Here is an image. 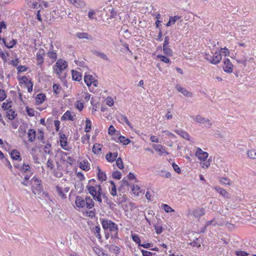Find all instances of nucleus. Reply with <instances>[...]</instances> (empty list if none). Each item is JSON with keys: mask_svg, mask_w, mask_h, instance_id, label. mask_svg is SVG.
Wrapping results in <instances>:
<instances>
[{"mask_svg": "<svg viewBox=\"0 0 256 256\" xmlns=\"http://www.w3.org/2000/svg\"><path fill=\"white\" fill-rule=\"evenodd\" d=\"M237 256H247L248 254L245 251L237 250L235 252Z\"/></svg>", "mask_w": 256, "mask_h": 256, "instance_id": "0e129e2a", "label": "nucleus"}, {"mask_svg": "<svg viewBox=\"0 0 256 256\" xmlns=\"http://www.w3.org/2000/svg\"><path fill=\"white\" fill-rule=\"evenodd\" d=\"M94 203L92 198L89 196H86L85 198V206L88 209H91L94 206Z\"/></svg>", "mask_w": 256, "mask_h": 256, "instance_id": "aec40b11", "label": "nucleus"}, {"mask_svg": "<svg viewBox=\"0 0 256 256\" xmlns=\"http://www.w3.org/2000/svg\"><path fill=\"white\" fill-rule=\"evenodd\" d=\"M11 102H4L2 104V108L4 110H8L12 107L10 105Z\"/></svg>", "mask_w": 256, "mask_h": 256, "instance_id": "e2e57ef3", "label": "nucleus"}, {"mask_svg": "<svg viewBox=\"0 0 256 256\" xmlns=\"http://www.w3.org/2000/svg\"><path fill=\"white\" fill-rule=\"evenodd\" d=\"M164 53L168 56H172V50L170 48V46H163Z\"/></svg>", "mask_w": 256, "mask_h": 256, "instance_id": "f704fd0d", "label": "nucleus"}, {"mask_svg": "<svg viewBox=\"0 0 256 256\" xmlns=\"http://www.w3.org/2000/svg\"><path fill=\"white\" fill-rule=\"evenodd\" d=\"M205 59L209 61L211 64H218L222 60V56L220 53L216 52L212 56L206 54Z\"/></svg>", "mask_w": 256, "mask_h": 256, "instance_id": "f257e3e1", "label": "nucleus"}, {"mask_svg": "<svg viewBox=\"0 0 256 256\" xmlns=\"http://www.w3.org/2000/svg\"><path fill=\"white\" fill-rule=\"evenodd\" d=\"M94 78L92 75L86 74L84 76V81L88 86H90L92 84Z\"/></svg>", "mask_w": 256, "mask_h": 256, "instance_id": "c756f323", "label": "nucleus"}, {"mask_svg": "<svg viewBox=\"0 0 256 256\" xmlns=\"http://www.w3.org/2000/svg\"><path fill=\"white\" fill-rule=\"evenodd\" d=\"M118 155V152H108L106 154V158L108 161L110 162H113L116 160Z\"/></svg>", "mask_w": 256, "mask_h": 256, "instance_id": "6ab92c4d", "label": "nucleus"}, {"mask_svg": "<svg viewBox=\"0 0 256 256\" xmlns=\"http://www.w3.org/2000/svg\"><path fill=\"white\" fill-rule=\"evenodd\" d=\"M10 156L14 160H22L20 152L16 150H13L11 152Z\"/></svg>", "mask_w": 256, "mask_h": 256, "instance_id": "f3484780", "label": "nucleus"}, {"mask_svg": "<svg viewBox=\"0 0 256 256\" xmlns=\"http://www.w3.org/2000/svg\"><path fill=\"white\" fill-rule=\"evenodd\" d=\"M98 180H102V182L104 180H106V174L104 172H102L101 170L99 167H98Z\"/></svg>", "mask_w": 256, "mask_h": 256, "instance_id": "7c9ffc66", "label": "nucleus"}, {"mask_svg": "<svg viewBox=\"0 0 256 256\" xmlns=\"http://www.w3.org/2000/svg\"><path fill=\"white\" fill-rule=\"evenodd\" d=\"M20 170L22 172H26L30 171V166L28 164H24L22 166H20Z\"/></svg>", "mask_w": 256, "mask_h": 256, "instance_id": "49530a36", "label": "nucleus"}, {"mask_svg": "<svg viewBox=\"0 0 256 256\" xmlns=\"http://www.w3.org/2000/svg\"><path fill=\"white\" fill-rule=\"evenodd\" d=\"M45 54V51L42 48H40L38 52L36 54V60L38 61V65H40L44 62L43 56Z\"/></svg>", "mask_w": 256, "mask_h": 256, "instance_id": "1a4fd4ad", "label": "nucleus"}, {"mask_svg": "<svg viewBox=\"0 0 256 256\" xmlns=\"http://www.w3.org/2000/svg\"><path fill=\"white\" fill-rule=\"evenodd\" d=\"M92 230H94V232L96 236L98 238V240L100 242H101L102 236L100 234V226H98L94 227L92 228Z\"/></svg>", "mask_w": 256, "mask_h": 256, "instance_id": "cd10ccee", "label": "nucleus"}, {"mask_svg": "<svg viewBox=\"0 0 256 256\" xmlns=\"http://www.w3.org/2000/svg\"><path fill=\"white\" fill-rule=\"evenodd\" d=\"M116 130L112 125H110L108 130V134L110 135H113L115 132Z\"/></svg>", "mask_w": 256, "mask_h": 256, "instance_id": "774afa93", "label": "nucleus"}, {"mask_svg": "<svg viewBox=\"0 0 256 256\" xmlns=\"http://www.w3.org/2000/svg\"><path fill=\"white\" fill-rule=\"evenodd\" d=\"M100 221L102 228L104 230H108V228L110 227V226L112 222V221L111 220L106 218H102L100 219Z\"/></svg>", "mask_w": 256, "mask_h": 256, "instance_id": "dca6fc26", "label": "nucleus"}, {"mask_svg": "<svg viewBox=\"0 0 256 256\" xmlns=\"http://www.w3.org/2000/svg\"><path fill=\"white\" fill-rule=\"evenodd\" d=\"M195 155L198 158L205 162L208 154V152H204L201 148H198Z\"/></svg>", "mask_w": 256, "mask_h": 256, "instance_id": "20e7f679", "label": "nucleus"}, {"mask_svg": "<svg viewBox=\"0 0 256 256\" xmlns=\"http://www.w3.org/2000/svg\"><path fill=\"white\" fill-rule=\"evenodd\" d=\"M32 182L34 183V186H36V190L40 192L42 191V186L41 184V180L35 176H34L32 179Z\"/></svg>", "mask_w": 256, "mask_h": 256, "instance_id": "423d86ee", "label": "nucleus"}, {"mask_svg": "<svg viewBox=\"0 0 256 256\" xmlns=\"http://www.w3.org/2000/svg\"><path fill=\"white\" fill-rule=\"evenodd\" d=\"M112 176L116 180H120L122 178V174L120 171H114L112 172Z\"/></svg>", "mask_w": 256, "mask_h": 256, "instance_id": "603ef678", "label": "nucleus"}, {"mask_svg": "<svg viewBox=\"0 0 256 256\" xmlns=\"http://www.w3.org/2000/svg\"><path fill=\"white\" fill-rule=\"evenodd\" d=\"M80 168L83 170L88 171L90 169V164L88 160H82L80 162Z\"/></svg>", "mask_w": 256, "mask_h": 256, "instance_id": "4be33fe9", "label": "nucleus"}, {"mask_svg": "<svg viewBox=\"0 0 256 256\" xmlns=\"http://www.w3.org/2000/svg\"><path fill=\"white\" fill-rule=\"evenodd\" d=\"M204 213V210L202 208L196 209L192 212V214L195 218H200Z\"/></svg>", "mask_w": 256, "mask_h": 256, "instance_id": "5701e85b", "label": "nucleus"}, {"mask_svg": "<svg viewBox=\"0 0 256 256\" xmlns=\"http://www.w3.org/2000/svg\"><path fill=\"white\" fill-rule=\"evenodd\" d=\"M102 146L100 145V144H94L92 147V152L96 154H100L102 150Z\"/></svg>", "mask_w": 256, "mask_h": 256, "instance_id": "c85d7f7f", "label": "nucleus"}, {"mask_svg": "<svg viewBox=\"0 0 256 256\" xmlns=\"http://www.w3.org/2000/svg\"><path fill=\"white\" fill-rule=\"evenodd\" d=\"M202 240V238H196L192 242L188 243V244L193 247L200 248L201 246Z\"/></svg>", "mask_w": 256, "mask_h": 256, "instance_id": "393cba45", "label": "nucleus"}, {"mask_svg": "<svg viewBox=\"0 0 256 256\" xmlns=\"http://www.w3.org/2000/svg\"><path fill=\"white\" fill-rule=\"evenodd\" d=\"M162 207L164 208V210L166 212H173L174 211V209L166 204H162Z\"/></svg>", "mask_w": 256, "mask_h": 256, "instance_id": "3c124183", "label": "nucleus"}, {"mask_svg": "<svg viewBox=\"0 0 256 256\" xmlns=\"http://www.w3.org/2000/svg\"><path fill=\"white\" fill-rule=\"evenodd\" d=\"M128 186H129L128 182L127 180L124 178L120 181V186L118 188V190L119 191H120V190H121V189L122 188L125 187V186L128 187Z\"/></svg>", "mask_w": 256, "mask_h": 256, "instance_id": "a18cd8bd", "label": "nucleus"}, {"mask_svg": "<svg viewBox=\"0 0 256 256\" xmlns=\"http://www.w3.org/2000/svg\"><path fill=\"white\" fill-rule=\"evenodd\" d=\"M247 154L250 158L256 159V150L254 149L249 150L247 152Z\"/></svg>", "mask_w": 256, "mask_h": 256, "instance_id": "a19ab883", "label": "nucleus"}, {"mask_svg": "<svg viewBox=\"0 0 256 256\" xmlns=\"http://www.w3.org/2000/svg\"><path fill=\"white\" fill-rule=\"evenodd\" d=\"M153 148L156 151L160 152V155L164 154L166 155L168 154V152L165 150L164 148L161 144H155Z\"/></svg>", "mask_w": 256, "mask_h": 256, "instance_id": "2eb2a0df", "label": "nucleus"}, {"mask_svg": "<svg viewBox=\"0 0 256 256\" xmlns=\"http://www.w3.org/2000/svg\"><path fill=\"white\" fill-rule=\"evenodd\" d=\"M180 19H181V16H170V18H169V20L170 21V22L172 23V24H174L177 21H178V20H180V22H181L182 20H180Z\"/></svg>", "mask_w": 256, "mask_h": 256, "instance_id": "37998d69", "label": "nucleus"}, {"mask_svg": "<svg viewBox=\"0 0 256 256\" xmlns=\"http://www.w3.org/2000/svg\"><path fill=\"white\" fill-rule=\"evenodd\" d=\"M93 250L98 256H105V253L98 246H94Z\"/></svg>", "mask_w": 256, "mask_h": 256, "instance_id": "58836bf2", "label": "nucleus"}, {"mask_svg": "<svg viewBox=\"0 0 256 256\" xmlns=\"http://www.w3.org/2000/svg\"><path fill=\"white\" fill-rule=\"evenodd\" d=\"M2 42L4 46L8 48H12L16 44V40L14 39L10 40L9 42H8L6 41L4 38H3Z\"/></svg>", "mask_w": 256, "mask_h": 256, "instance_id": "a878e982", "label": "nucleus"}, {"mask_svg": "<svg viewBox=\"0 0 256 256\" xmlns=\"http://www.w3.org/2000/svg\"><path fill=\"white\" fill-rule=\"evenodd\" d=\"M37 138L43 144L45 143V142L44 141V134L42 130H38Z\"/></svg>", "mask_w": 256, "mask_h": 256, "instance_id": "c03bdc74", "label": "nucleus"}, {"mask_svg": "<svg viewBox=\"0 0 256 256\" xmlns=\"http://www.w3.org/2000/svg\"><path fill=\"white\" fill-rule=\"evenodd\" d=\"M223 69L225 72L232 73L233 70V64L228 58L225 59Z\"/></svg>", "mask_w": 256, "mask_h": 256, "instance_id": "39448f33", "label": "nucleus"}, {"mask_svg": "<svg viewBox=\"0 0 256 256\" xmlns=\"http://www.w3.org/2000/svg\"><path fill=\"white\" fill-rule=\"evenodd\" d=\"M60 146L61 147L64 148V150H66V148H64L67 144V138L66 137V136L64 134H60Z\"/></svg>", "mask_w": 256, "mask_h": 256, "instance_id": "f8f14e48", "label": "nucleus"}, {"mask_svg": "<svg viewBox=\"0 0 256 256\" xmlns=\"http://www.w3.org/2000/svg\"><path fill=\"white\" fill-rule=\"evenodd\" d=\"M16 208H17L16 206L12 202L9 204L8 206V209L10 212H15Z\"/></svg>", "mask_w": 256, "mask_h": 256, "instance_id": "4d7b16f0", "label": "nucleus"}, {"mask_svg": "<svg viewBox=\"0 0 256 256\" xmlns=\"http://www.w3.org/2000/svg\"><path fill=\"white\" fill-rule=\"evenodd\" d=\"M214 190L218 192L222 196L226 198H228L229 196L228 193L223 188H220L219 186H215Z\"/></svg>", "mask_w": 256, "mask_h": 256, "instance_id": "b1692460", "label": "nucleus"}, {"mask_svg": "<svg viewBox=\"0 0 256 256\" xmlns=\"http://www.w3.org/2000/svg\"><path fill=\"white\" fill-rule=\"evenodd\" d=\"M76 115H72L70 111H66L64 114L61 117L62 120H68L74 121L75 119Z\"/></svg>", "mask_w": 256, "mask_h": 256, "instance_id": "9b49d317", "label": "nucleus"}, {"mask_svg": "<svg viewBox=\"0 0 256 256\" xmlns=\"http://www.w3.org/2000/svg\"><path fill=\"white\" fill-rule=\"evenodd\" d=\"M56 190L60 196L62 198L64 199L66 198V195L64 194V190L62 188L59 186H56Z\"/></svg>", "mask_w": 256, "mask_h": 256, "instance_id": "4c0bfd02", "label": "nucleus"}, {"mask_svg": "<svg viewBox=\"0 0 256 256\" xmlns=\"http://www.w3.org/2000/svg\"><path fill=\"white\" fill-rule=\"evenodd\" d=\"M46 98V96L43 94H39L36 96V102L38 104H42L44 102Z\"/></svg>", "mask_w": 256, "mask_h": 256, "instance_id": "72a5a7b5", "label": "nucleus"}, {"mask_svg": "<svg viewBox=\"0 0 256 256\" xmlns=\"http://www.w3.org/2000/svg\"><path fill=\"white\" fill-rule=\"evenodd\" d=\"M86 188L90 194L92 196L94 199L97 200L96 198L98 196V194H97V190L96 187L93 186L88 185L86 186Z\"/></svg>", "mask_w": 256, "mask_h": 256, "instance_id": "6e6552de", "label": "nucleus"}, {"mask_svg": "<svg viewBox=\"0 0 256 256\" xmlns=\"http://www.w3.org/2000/svg\"><path fill=\"white\" fill-rule=\"evenodd\" d=\"M6 98V94L4 90H0V101L4 100Z\"/></svg>", "mask_w": 256, "mask_h": 256, "instance_id": "338daca9", "label": "nucleus"}, {"mask_svg": "<svg viewBox=\"0 0 256 256\" xmlns=\"http://www.w3.org/2000/svg\"><path fill=\"white\" fill-rule=\"evenodd\" d=\"M48 56L52 59L54 60H56L57 58V54L54 51L49 52H48Z\"/></svg>", "mask_w": 256, "mask_h": 256, "instance_id": "6e6d98bb", "label": "nucleus"}, {"mask_svg": "<svg viewBox=\"0 0 256 256\" xmlns=\"http://www.w3.org/2000/svg\"><path fill=\"white\" fill-rule=\"evenodd\" d=\"M140 252L142 256H152L156 255V253H152L150 252H148L142 249L140 250Z\"/></svg>", "mask_w": 256, "mask_h": 256, "instance_id": "13d9d810", "label": "nucleus"}, {"mask_svg": "<svg viewBox=\"0 0 256 256\" xmlns=\"http://www.w3.org/2000/svg\"><path fill=\"white\" fill-rule=\"evenodd\" d=\"M176 132L186 140L189 139V134L182 130H176Z\"/></svg>", "mask_w": 256, "mask_h": 256, "instance_id": "c9c22d12", "label": "nucleus"}, {"mask_svg": "<svg viewBox=\"0 0 256 256\" xmlns=\"http://www.w3.org/2000/svg\"><path fill=\"white\" fill-rule=\"evenodd\" d=\"M118 120L120 122H126L128 126L131 127L130 123L126 116L123 114H120V116H118Z\"/></svg>", "mask_w": 256, "mask_h": 256, "instance_id": "2f4dec72", "label": "nucleus"}, {"mask_svg": "<svg viewBox=\"0 0 256 256\" xmlns=\"http://www.w3.org/2000/svg\"><path fill=\"white\" fill-rule=\"evenodd\" d=\"M158 58L162 62L165 63H170V60L169 58H168L166 56L163 55H158Z\"/></svg>", "mask_w": 256, "mask_h": 256, "instance_id": "864d4df0", "label": "nucleus"}, {"mask_svg": "<svg viewBox=\"0 0 256 256\" xmlns=\"http://www.w3.org/2000/svg\"><path fill=\"white\" fill-rule=\"evenodd\" d=\"M116 165L120 169L122 170L124 168L123 162L120 158H118L116 160Z\"/></svg>", "mask_w": 256, "mask_h": 256, "instance_id": "8fccbe9b", "label": "nucleus"}, {"mask_svg": "<svg viewBox=\"0 0 256 256\" xmlns=\"http://www.w3.org/2000/svg\"><path fill=\"white\" fill-rule=\"evenodd\" d=\"M132 240L137 244H138V246H140V245H141L140 244V240L139 238V236L136 234H132Z\"/></svg>", "mask_w": 256, "mask_h": 256, "instance_id": "5fc2aeb1", "label": "nucleus"}, {"mask_svg": "<svg viewBox=\"0 0 256 256\" xmlns=\"http://www.w3.org/2000/svg\"><path fill=\"white\" fill-rule=\"evenodd\" d=\"M91 121L88 118L86 120V127L84 130L86 132H90L91 130Z\"/></svg>", "mask_w": 256, "mask_h": 256, "instance_id": "ea45409f", "label": "nucleus"}, {"mask_svg": "<svg viewBox=\"0 0 256 256\" xmlns=\"http://www.w3.org/2000/svg\"><path fill=\"white\" fill-rule=\"evenodd\" d=\"M76 6L82 8L85 6V2L84 0H76Z\"/></svg>", "mask_w": 256, "mask_h": 256, "instance_id": "680f3d73", "label": "nucleus"}, {"mask_svg": "<svg viewBox=\"0 0 256 256\" xmlns=\"http://www.w3.org/2000/svg\"><path fill=\"white\" fill-rule=\"evenodd\" d=\"M56 66L58 69L56 68V71L57 74L60 75L62 71L66 68L68 64L66 61L59 60L56 62Z\"/></svg>", "mask_w": 256, "mask_h": 256, "instance_id": "7ed1b4c3", "label": "nucleus"}, {"mask_svg": "<svg viewBox=\"0 0 256 256\" xmlns=\"http://www.w3.org/2000/svg\"><path fill=\"white\" fill-rule=\"evenodd\" d=\"M194 120L196 122L200 124H204L205 123H207L208 124V128H210L212 126V124L210 122V120L206 118L202 117L200 114H198L196 116H191Z\"/></svg>", "mask_w": 256, "mask_h": 256, "instance_id": "f03ea898", "label": "nucleus"}, {"mask_svg": "<svg viewBox=\"0 0 256 256\" xmlns=\"http://www.w3.org/2000/svg\"><path fill=\"white\" fill-rule=\"evenodd\" d=\"M172 166L174 170V171L178 173V174H180L181 173V170L180 168L175 163L173 162L172 164Z\"/></svg>", "mask_w": 256, "mask_h": 256, "instance_id": "69168bd1", "label": "nucleus"}, {"mask_svg": "<svg viewBox=\"0 0 256 256\" xmlns=\"http://www.w3.org/2000/svg\"><path fill=\"white\" fill-rule=\"evenodd\" d=\"M75 203L78 208H83L85 206V200L81 196H77L76 197Z\"/></svg>", "mask_w": 256, "mask_h": 256, "instance_id": "ddd939ff", "label": "nucleus"}, {"mask_svg": "<svg viewBox=\"0 0 256 256\" xmlns=\"http://www.w3.org/2000/svg\"><path fill=\"white\" fill-rule=\"evenodd\" d=\"M94 54L98 56L101 58H102L104 60H108V58L104 53L100 52L98 51H94Z\"/></svg>", "mask_w": 256, "mask_h": 256, "instance_id": "79ce46f5", "label": "nucleus"}, {"mask_svg": "<svg viewBox=\"0 0 256 256\" xmlns=\"http://www.w3.org/2000/svg\"><path fill=\"white\" fill-rule=\"evenodd\" d=\"M108 230H109L110 232H113L118 230V228L116 224L112 222Z\"/></svg>", "mask_w": 256, "mask_h": 256, "instance_id": "de8ad7c7", "label": "nucleus"}, {"mask_svg": "<svg viewBox=\"0 0 256 256\" xmlns=\"http://www.w3.org/2000/svg\"><path fill=\"white\" fill-rule=\"evenodd\" d=\"M26 111L28 114L30 116H34V110L33 108H30L28 106L26 107Z\"/></svg>", "mask_w": 256, "mask_h": 256, "instance_id": "bf43d9fd", "label": "nucleus"}, {"mask_svg": "<svg viewBox=\"0 0 256 256\" xmlns=\"http://www.w3.org/2000/svg\"><path fill=\"white\" fill-rule=\"evenodd\" d=\"M220 183L226 185H230V180L226 178H222L220 180Z\"/></svg>", "mask_w": 256, "mask_h": 256, "instance_id": "052dcab7", "label": "nucleus"}, {"mask_svg": "<svg viewBox=\"0 0 256 256\" xmlns=\"http://www.w3.org/2000/svg\"><path fill=\"white\" fill-rule=\"evenodd\" d=\"M72 80L75 81L80 82L82 80V74L80 72H78L77 70H72Z\"/></svg>", "mask_w": 256, "mask_h": 256, "instance_id": "4468645a", "label": "nucleus"}, {"mask_svg": "<svg viewBox=\"0 0 256 256\" xmlns=\"http://www.w3.org/2000/svg\"><path fill=\"white\" fill-rule=\"evenodd\" d=\"M76 36L79 39H86L88 40H93L94 38L87 32H76Z\"/></svg>", "mask_w": 256, "mask_h": 256, "instance_id": "0eeeda50", "label": "nucleus"}, {"mask_svg": "<svg viewBox=\"0 0 256 256\" xmlns=\"http://www.w3.org/2000/svg\"><path fill=\"white\" fill-rule=\"evenodd\" d=\"M118 140L120 142L122 143L124 146H126L130 142V139L126 138L125 136H120L118 137Z\"/></svg>", "mask_w": 256, "mask_h": 256, "instance_id": "e433bc0d", "label": "nucleus"}, {"mask_svg": "<svg viewBox=\"0 0 256 256\" xmlns=\"http://www.w3.org/2000/svg\"><path fill=\"white\" fill-rule=\"evenodd\" d=\"M16 116V111L12 109H10L6 112V116L10 120H14Z\"/></svg>", "mask_w": 256, "mask_h": 256, "instance_id": "bb28decb", "label": "nucleus"}, {"mask_svg": "<svg viewBox=\"0 0 256 256\" xmlns=\"http://www.w3.org/2000/svg\"><path fill=\"white\" fill-rule=\"evenodd\" d=\"M176 88L178 92L182 93L184 96L188 97H191L192 96V92H188L186 89L182 88L181 86L177 85Z\"/></svg>", "mask_w": 256, "mask_h": 256, "instance_id": "a211bd4d", "label": "nucleus"}, {"mask_svg": "<svg viewBox=\"0 0 256 256\" xmlns=\"http://www.w3.org/2000/svg\"><path fill=\"white\" fill-rule=\"evenodd\" d=\"M96 186L98 188L97 194H98V196L96 198L97 201L99 202H102V186L100 184H96Z\"/></svg>", "mask_w": 256, "mask_h": 256, "instance_id": "473e14b6", "label": "nucleus"}, {"mask_svg": "<svg viewBox=\"0 0 256 256\" xmlns=\"http://www.w3.org/2000/svg\"><path fill=\"white\" fill-rule=\"evenodd\" d=\"M28 140L30 142H32L36 139V132L34 129H30L28 132Z\"/></svg>", "mask_w": 256, "mask_h": 256, "instance_id": "412c9836", "label": "nucleus"}, {"mask_svg": "<svg viewBox=\"0 0 256 256\" xmlns=\"http://www.w3.org/2000/svg\"><path fill=\"white\" fill-rule=\"evenodd\" d=\"M62 89V87L59 84H54L53 85V90L55 94H58L60 92V90Z\"/></svg>", "mask_w": 256, "mask_h": 256, "instance_id": "09e8293b", "label": "nucleus"}, {"mask_svg": "<svg viewBox=\"0 0 256 256\" xmlns=\"http://www.w3.org/2000/svg\"><path fill=\"white\" fill-rule=\"evenodd\" d=\"M105 247L108 248L110 252H114L116 256L120 254V248L114 244H108L105 246Z\"/></svg>", "mask_w": 256, "mask_h": 256, "instance_id": "9d476101", "label": "nucleus"}]
</instances>
